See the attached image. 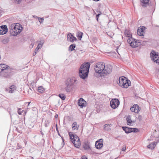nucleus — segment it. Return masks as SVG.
Listing matches in <instances>:
<instances>
[{
    "label": "nucleus",
    "mask_w": 159,
    "mask_h": 159,
    "mask_svg": "<svg viewBox=\"0 0 159 159\" xmlns=\"http://www.w3.org/2000/svg\"><path fill=\"white\" fill-rule=\"evenodd\" d=\"M13 2L19 4L20 3L21 1V0H12Z\"/></svg>",
    "instance_id": "e433bc0d"
},
{
    "label": "nucleus",
    "mask_w": 159,
    "mask_h": 159,
    "mask_svg": "<svg viewBox=\"0 0 159 159\" xmlns=\"http://www.w3.org/2000/svg\"><path fill=\"white\" fill-rule=\"evenodd\" d=\"M37 52L35 51L34 53L33 54V56H34L36 55Z\"/></svg>",
    "instance_id": "864d4df0"
},
{
    "label": "nucleus",
    "mask_w": 159,
    "mask_h": 159,
    "mask_svg": "<svg viewBox=\"0 0 159 159\" xmlns=\"http://www.w3.org/2000/svg\"><path fill=\"white\" fill-rule=\"evenodd\" d=\"M38 20H39V22L40 23H42L43 22V21L44 20V19L43 18L39 17Z\"/></svg>",
    "instance_id": "c9c22d12"
},
{
    "label": "nucleus",
    "mask_w": 159,
    "mask_h": 159,
    "mask_svg": "<svg viewBox=\"0 0 159 159\" xmlns=\"http://www.w3.org/2000/svg\"><path fill=\"white\" fill-rule=\"evenodd\" d=\"M90 64L87 62L85 64H82L80 67L79 75L80 78L84 79L88 76Z\"/></svg>",
    "instance_id": "f03ea898"
},
{
    "label": "nucleus",
    "mask_w": 159,
    "mask_h": 159,
    "mask_svg": "<svg viewBox=\"0 0 159 159\" xmlns=\"http://www.w3.org/2000/svg\"><path fill=\"white\" fill-rule=\"evenodd\" d=\"M44 125L46 127H48L49 125V123H46L44 124Z\"/></svg>",
    "instance_id": "09e8293b"
},
{
    "label": "nucleus",
    "mask_w": 159,
    "mask_h": 159,
    "mask_svg": "<svg viewBox=\"0 0 159 159\" xmlns=\"http://www.w3.org/2000/svg\"><path fill=\"white\" fill-rule=\"evenodd\" d=\"M83 147L85 150H91L89 143L88 142H85L83 144Z\"/></svg>",
    "instance_id": "f3484780"
},
{
    "label": "nucleus",
    "mask_w": 159,
    "mask_h": 159,
    "mask_svg": "<svg viewBox=\"0 0 159 159\" xmlns=\"http://www.w3.org/2000/svg\"><path fill=\"white\" fill-rule=\"evenodd\" d=\"M56 130H57V132L58 133V135L59 136H61L60 134V133H59V130H58V128H57V124H56Z\"/></svg>",
    "instance_id": "ea45409f"
},
{
    "label": "nucleus",
    "mask_w": 159,
    "mask_h": 159,
    "mask_svg": "<svg viewBox=\"0 0 159 159\" xmlns=\"http://www.w3.org/2000/svg\"><path fill=\"white\" fill-rule=\"evenodd\" d=\"M122 150L123 151H124L126 150V147H125L122 148Z\"/></svg>",
    "instance_id": "603ef678"
},
{
    "label": "nucleus",
    "mask_w": 159,
    "mask_h": 159,
    "mask_svg": "<svg viewBox=\"0 0 159 159\" xmlns=\"http://www.w3.org/2000/svg\"><path fill=\"white\" fill-rule=\"evenodd\" d=\"M73 36V35L71 33H69L67 36V40L71 43H73V40L72 38Z\"/></svg>",
    "instance_id": "6ab92c4d"
},
{
    "label": "nucleus",
    "mask_w": 159,
    "mask_h": 159,
    "mask_svg": "<svg viewBox=\"0 0 159 159\" xmlns=\"http://www.w3.org/2000/svg\"><path fill=\"white\" fill-rule=\"evenodd\" d=\"M117 83L120 86L124 88H127L131 84L130 81L126 79L125 77H120L118 81H117Z\"/></svg>",
    "instance_id": "20e7f679"
},
{
    "label": "nucleus",
    "mask_w": 159,
    "mask_h": 159,
    "mask_svg": "<svg viewBox=\"0 0 159 159\" xmlns=\"http://www.w3.org/2000/svg\"><path fill=\"white\" fill-rule=\"evenodd\" d=\"M122 129L126 133L128 134L129 133H130V132L131 131L130 128L123 126L122 127Z\"/></svg>",
    "instance_id": "5701e85b"
},
{
    "label": "nucleus",
    "mask_w": 159,
    "mask_h": 159,
    "mask_svg": "<svg viewBox=\"0 0 159 159\" xmlns=\"http://www.w3.org/2000/svg\"><path fill=\"white\" fill-rule=\"evenodd\" d=\"M135 108L136 107H134V105L132 107H131L130 109L131 111H132V112H134L135 113Z\"/></svg>",
    "instance_id": "f704fd0d"
},
{
    "label": "nucleus",
    "mask_w": 159,
    "mask_h": 159,
    "mask_svg": "<svg viewBox=\"0 0 159 159\" xmlns=\"http://www.w3.org/2000/svg\"><path fill=\"white\" fill-rule=\"evenodd\" d=\"M42 46V44H39L37 46V48H36V49H35V51H36V52H38V50H39L40 48Z\"/></svg>",
    "instance_id": "72a5a7b5"
},
{
    "label": "nucleus",
    "mask_w": 159,
    "mask_h": 159,
    "mask_svg": "<svg viewBox=\"0 0 159 159\" xmlns=\"http://www.w3.org/2000/svg\"><path fill=\"white\" fill-rule=\"evenodd\" d=\"M134 107H136L135 108V113H138L140 110V107L138 105L135 104L134 105Z\"/></svg>",
    "instance_id": "c85d7f7f"
},
{
    "label": "nucleus",
    "mask_w": 159,
    "mask_h": 159,
    "mask_svg": "<svg viewBox=\"0 0 159 159\" xmlns=\"http://www.w3.org/2000/svg\"><path fill=\"white\" fill-rule=\"evenodd\" d=\"M70 139L74 146L77 148H79L80 146V141L78 137L75 134H74L71 132L69 133Z\"/></svg>",
    "instance_id": "7ed1b4c3"
},
{
    "label": "nucleus",
    "mask_w": 159,
    "mask_h": 159,
    "mask_svg": "<svg viewBox=\"0 0 159 159\" xmlns=\"http://www.w3.org/2000/svg\"><path fill=\"white\" fill-rule=\"evenodd\" d=\"M130 133L133 132H138L139 131L138 129L136 128H130Z\"/></svg>",
    "instance_id": "2f4dec72"
},
{
    "label": "nucleus",
    "mask_w": 159,
    "mask_h": 159,
    "mask_svg": "<svg viewBox=\"0 0 159 159\" xmlns=\"http://www.w3.org/2000/svg\"><path fill=\"white\" fill-rule=\"evenodd\" d=\"M15 90L12 89H10L9 92L10 93H12Z\"/></svg>",
    "instance_id": "49530a36"
},
{
    "label": "nucleus",
    "mask_w": 159,
    "mask_h": 159,
    "mask_svg": "<svg viewBox=\"0 0 159 159\" xmlns=\"http://www.w3.org/2000/svg\"><path fill=\"white\" fill-rule=\"evenodd\" d=\"M13 69L10 68L9 66L4 64H0V75L5 78H9L13 73L12 70Z\"/></svg>",
    "instance_id": "f257e3e1"
},
{
    "label": "nucleus",
    "mask_w": 159,
    "mask_h": 159,
    "mask_svg": "<svg viewBox=\"0 0 159 159\" xmlns=\"http://www.w3.org/2000/svg\"><path fill=\"white\" fill-rule=\"evenodd\" d=\"M72 128L73 130H75L76 129H78V127L77 125V122H75L72 125Z\"/></svg>",
    "instance_id": "cd10ccee"
},
{
    "label": "nucleus",
    "mask_w": 159,
    "mask_h": 159,
    "mask_svg": "<svg viewBox=\"0 0 159 159\" xmlns=\"http://www.w3.org/2000/svg\"><path fill=\"white\" fill-rule=\"evenodd\" d=\"M144 29V27L139 28L137 30V34L140 36H142L143 37H144V35L143 34V30Z\"/></svg>",
    "instance_id": "2eb2a0df"
},
{
    "label": "nucleus",
    "mask_w": 159,
    "mask_h": 159,
    "mask_svg": "<svg viewBox=\"0 0 159 159\" xmlns=\"http://www.w3.org/2000/svg\"><path fill=\"white\" fill-rule=\"evenodd\" d=\"M157 143L155 142H153L148 145L147 146L148 148L151 149H153L155 147Z\"/></svg>",
    "instance_id": "4be33fe9"
},
{
    "label": "nucleus",
    "mask_w": 159,
    "mask_h": 159,
    "mask_svg": "<svg viewBox=\"0 0 159 159\" xmlns=\"http://www.w3.org/2000/svg\"><path fill=\"white\" fill-rule=\"evenodd\" d=\"M112 66L110 65H105V68L103 70V74L106 75L109 74L112 71Z\"/></svg>",
    "instance_id": "1a4fd4ad"
},
{
    "label": "nucleus",
    "mask_w": 159,
    "mask_h": 159,
    "mask_svg": "<svg viewBox=\"0 0 159 159\" xmlns=\"http://www.w3.org/2000/svg\"><path fill=\"white\" fill-rule=\"evenodd\" d=\"M154 62H156L157 63H158L159 65V58L157 59L154 61Z\"/></svg>",
    "instance_id": "a18cd8bd"
},
{
    "label": "nucleus",
    "mask_w": 159,
    "mask_h": 159,
    "mask_svg": "<svg viewBox=\"0 0 159 159\" xmlns=\"http://www.w3.org/2000/svg\"><path fill=\"white\" fill-rule=\"evenodd\" d=\"M34 45V44L33 43H31L30 46V48H32L33 47Z\"/></svg>",
    "instance_id": "3c124183"
},
{
    "label": "nucleus",
    "mask_w": 159,
    "mask_h": 159,
    "mask_svg": "<svg viewBox=\"0 0 159 159\" xmlns=\"http://www.w3.org/2000/svg\"><path fill=\"white\" fill-rule=\"evenodd\" d=\"M31 102H27V103H28V106H29V104H30Z\"/></svg>",
    "instance_id": "4d7b16f0"
},
{
    "label": "nucleus",
    "mask_w": 159,
    "mask_h": 159,
    "mask_svg": "<svg viewBox=\"0 0 159 159\" xmlns=\"http://www.w3.org/2000/svg\"><path fill=\"white\" fill-rule=\"evenodd\" d=\"M38 91L39 93H42L45 92V90L42 86H40L38 88Z\"/></svg>",
    "instance_id": "393cba45"
},
{
    "label": "nucleus",
    "mask_w": 159,
    "mask_h": 159,
    "mask_svg": "<svg viewBox=\"0 0 159 159\" xmlns=\"http://www.w3.org/2000/svg\"><path fill=\"white\" fill-rule=\"evenodd\" d=\"M95 147L98 149H100L102 147L103 144L102 143V139H100L99 140L96 142Z\"/></svg>",
    "instance_id": "4468645a"
},
{
    "label": "nucleus",
    "mask_w": 159,
    "mask_h": 159,
    "mask_svg": "<svg viewBox=\"0 0 159 159\" xmlns=\"http://www.w3.org/2000/svg\"><path fill=\"white\" fill-rule=\"evenodd\" d=\"M125 36L128 37L132 38V34L130 32L129 30H126L124 32Z\"/></svg>",
    "instance_id": "aec40b11"
},
{
    "label": "nucleus",
    "mask_w": 159,
    "mask_h": 159,
    "mask_svg": "<svg viewBox=\"0 0 159 159\" xmlns=\"http://www.w3.org/2000/svg\"><path fill=\"white\" fill-rule=\"evenodd\" d=\"M8 29L6 25H3L0 26V34H5L8 32Z\"/></svg>",
    "instance_id": "9b49d317"
},
{
    "label": "nucleus",
    "mask_w": 159,
    "mask_h": 159,
    "mask_svg": "<svg viewBox=\"0 0 159 159\" xmlns=\"http://www.w3.org/2000/svg\"><path fill=\"white\" fill-rule=\"evenodd\" d=\"M17 25L15 23L11 24L9 25V32L10 33V34H11L12 33H13V30L14 28H15V26Z\"/></svg>",
    "instance_id": "dca6fc26"
},
{
    "label": "nucleus",
    "mask_w": 159,
    "mask_h": 159,
    "mask_svg": "<svg viewBox=\"0 0 159 159\" xmlns=\"http://www.w3.org/2000/svg\"><path fill=\"white\" fill-rule=\"evenodd\" d=\"M40 132H41V134L43 135H44V134L42 132V131H40Z\"/></svg>",
    "instance_id": "6e6d98bb"
},
{
    "label": "nucleus",
    "mask_w": 159,
    "mask_h": 159,
    "mask_svg": "<svg viewBox=\"0 0 159 159\" xmlns=\"http://www.w3.org/2000/svg\"><path fill=\"white\" fill-rule=\"evenodd\" d=\"M127 121V123L128 125H130L132 122V121L131 120V119L129 117L126 118Z\"/></svg>",
    "instance_id": "473e14b6"
},
{
    "label": "nucleus",
    "mask_w": 159,
    "mask_h": 159,
    "mask_svg": "<svg viewBox=\"0 0 159 159\" xmlns=\"http://www.w3.org/2000/svg\"><path fill=\"white\" fill-rule=\"evenodd\" d=\"M9 41V39L8 38H7L3 39L2 41V42L4 44H6Z\"/></svg>",
    "instance_id": "7c9ffc66"
},
{
    "label": "nucleus",
    "mask_w": 159,
    "mask_h": 159,
    "mask_svg": "<svg viewBox=\"0 0 159 159\" xmlns=\"http://www.w3.org/2000/svg\"><path fill=\"white\" fill-rule=\"evenodd\" d=\"M105 68V64L103 62L97 63L94 69L95 72L98 73H102L103 74V70Z\"/></svg>",
    "instance_id": "39448f33"
},
{
    "label": "nucleus",
    "mask_w": 159,
    "mask_h": 159,
    "mask_svg": "<svg viewBox=\"0 0 159 159\" xmlns=\"http://www.w3.org/2000/svg\"><path fill=\"white\" fill-rule=\"evenodd\" d=\"M72 38H73V42L74 41H77V39L73 35V36L72 37Z\"/></svg>",
    "instance_id": "de8ad7c7"
},
{
    "label": "nucleus",
    "mask_w": 159,
    "mask_h": 159,
    "mask_svg": "<svg viewBox=\"0 0 159 159\" xmlns=\"http://www.w3.org/2000/svg\"><path fill=\"white\" fill-rule=\"evenodd\" d=\"M138 118L139 121H141L142 120V116L141 115H139Z\"/></svg>",
    "instance_id": "37998d69"
},
{
    "label": "nucleus",
    "mask_w": 159,
    "mask_h": 159,
    "mask_svg": "<svg viewBox=\"0 0 159 159\" xmlns=\"http://www.w3.org/2000/svg\"><path fill=\"white\" fill-rule=\"evenodd\" d=\"M58 96L63 100H65L66 98L65 96L63 94H59Z\"/></svg>",
    "instance_id": "c756f323"
},
{
    "label": "nucleus",
    "mask_w": 159,
    "mask_h": 159,
    "mask_svg": "<svg viewBox=\"0 0 159 159\" xmlns=\"http://www.w3.org/2000/svg\"><path fill=\"white\" fill-rule=\"evenodd\" d=\"M21 148H22L21 147L20 145V144L19 143H18L17 144L16 149H21Z\"/></svg>",
    "instance_id": "79ce46f5"
},
{
    "label": "nucleus",
    "mask_w": 159,
    "mask_h": 159,
    "mask_svg": "<svg viewBox=\"0 0 159 159\" xmlns=\"http://www.w3.org/2000/svg\"><path fill=\"white\" fill-rule=\"evenodd\" d=\"M21 109H19L18 110V113L19 115L21 114Z\"/></svg>",
    "instance_id": "c03bdc74"
},
{
    "label": "nucleus",
    "mask_w": 159,
    "mask_h": 159,
    "mask_svg": "<svg viewBox=\"0 0 159 159\" xmlns=\"http://www.w3.org/2000/svg\"><path fill=\"white\" fill-rule=\"evenodd\" d=\"M55 116L56 118H57L58 116V115L57 114Z\"/></svg>",
    "instance_id": "5fc2aeb1"
},
{
    "label": "nucleus",
    "mask_w": 159,
    "mask_h": 159,
    "mask_svg": "<svg viewBox=\"0 0 159 159\" xmlns=\"http://www.w3.org/2000/svg\"><path fill=\"white\" fill-rule=\"evenodd\" d=\"M20 24H17V25L13 30V33H12L11 35L13 36H15L17 34H19L21 32L22 29H20L19 27Z\"/></svg>",
    "instance_id": "0eeeda50"
},
{
    "label": "nucleus",
    "mask_w": 159,
    "mask_h": 159,
    "mask_svg": "<svg viewBox=\"0 0 159 159\" xmlns=\"http://www.w3.org/2000/svg\"><path fill=\"white\" fill-rule=\"evenodd\" d=\"M149 0H141V2L143 4V6H146L147 5H148Z\"/></svg>",
    "instance_id": "a878e982"
},
{
    "label": "nucleus",
    "mask_w": 159,
    "mask_h": 159,
    "mask_svg": "<svg viewBox=\"0 0 159 159\" xmlns=\"http://www.w3.org/2000/svg\"><path fill=\"white\" fill-rule=\"evenodd\" d=\"M83 33L80 31L77 32L76 33V36L79 40H81L82 38Z\"/></svg>",
    "instance_id": "b1692460"
},
{
    "label": "nucleus",
    "mask_w": 159,
    "mask_h": 159,
    "mask_svg": "<svg viewBox=\"0 0 159 159\" xmlns=\"http://www.w3.org/2000/svg\"><path fill=\"white\" fill-rule=\"evenodd\" d=\"M82 159H88L85 156H83L82 157Z\"/></svg>",
    "instance_id": "8fccbe9b"
},
{
    "label": "nucleus",
    "mask_w": 159,
    "mask_h": 159,
    "mask_svg": "<svg viewBox=\"0 0 159 159\" xmlns=\"http://www.w3.org/2000/svg\"><path fill=\"white\" fill-rule=\"evenodd\" d=\"M10 89L16 90L15 86L14 85H12L10 87Z\"/></svg>",
    "instance_id": "58836bf2"
},
{
    "label": "nucleus",
    "mask_w": 159,
    "mask_h": 159,
    "mask_svg": "<svg viewBox=\"0 0 159 159\" xmlns=\"http://www.w3.org/2000/svg\"><path fill=\"white\" fill-rule=\"evenodd\" d=\"M99 12L100 13L98 14V15H96V20H97V21H98V17L99 15L101 14V12Z\"/></svg>",
    "instance_id": "a19ab883"
},
{
    "label": "nucleus",
    "mask_w": 159,
    "mask_h": 159,
    "mask_svg": "<svg viewBox=\"0 0 159 159\" xmlns=\"http://www.w3.org/2000/svg\"><path fill=\"white\" fill-rule=\"evenodd\" d=\"M77 81L76 79L75 78H72L68 79L66 83L72 86L75 83H77L76 82Z\"/></svg>",
    "instance_id": "f8f14e48"
},
{
    "label": "nucleus",
    "mask_w": 159,
    "mask_h": 159,
    "mask_svg": "<svg viewBox=\"0 0 159 159\" xmlns=\"http://www.w3.org/2000/svg\"><path fill=\"white\" fill-rule=\"evenodd\" d=\"M78 105L81 108H83L86 105V102L82 98L79 99L78 102Z\"/></svg>",
    "instance_id": "ddd939ff"
},
{
    "label": "nucleus",
    "mask_w": 159,
    "mask_h": 159,
    "mask_svg": "<svg viewBox=\"0 0 159 159\" xmlns=\"http://www.w3.org/2000/svg\"><path fill=\"white\" fill-rule=\"evenodd\" d=\"M107 34L109 36H110L111 38H112L113 36L114 35V34L113 33H111L110 32H108L107 33Z\"/></svg>",
    "instance_id": "4c0bfd02"
},
{
    "label": "nucleus",
    "mask_w": 159,
    "mask_h": 159,
    "mask_svg": "<svg viewBox=\"0 0 159 159\" xmlns=\"http://www.w3.org/2000/svg\"><path fill=\"white\" fill-rule=\"evenodd\" d=\"M65 89L66 92H70L72 89V86L66 83Z\"/></svg>",
    "instance_id": "412c9836"
},
{
    "label": "nucleus",
    "mask_w": 159,
    "mask_h": 159,
    "mask_svg": "<svg viewBox=\"0 0 159 159\" xmlns=\"http://www.w3.org/2000/svg\"><path fill=\"white\" fill-rule=\"evenodd\" d=\"M112 124H107L104 125L103 129L105 131H108L111 130L110 127L111 126Z\"/></svg>",
    "instance_id": "a211bd4d"
},
{
    "label": "nucleus",
    "mask_w": 159,
    "mask_h": 159,
    "mask_svg": "<svg viewBox=\"0 0 159 159\" xmlns=\"http://www.w3.org/2000/svg\"><path fill=\"white\" fill-rule=\"evenodd\" d=\"M120 104L119 100L117 99H114L111 100L110 102V106L113 109L117 107Z\"/></svg>",
    "instance_id": "6e6552de"
},
{
    "label": "nucleus",
    "mask_w": 159,
    "mask_h": 159,
    "mask_svg": "<svg viewBox=\"0 0 159 159\" xmlns=\"http://www.w3.org/2000/svg\"><path fill=\"white\" fill-rule=\"evenodd\" d=\"M76 45L75 44H72L70 45L69 48V50L72 51L74 50V48H75Z\"/></svg>",
    "instance_id": "bb28decb"
},
{
    "label": "nucleus",
    "mask_w": 159,
    "mask_h": 159,
    "mask_svg": "<svg viewBox=\"0 0 159 159\" xmlns=\"http://www.w3.org/2000/svg\"><path fill=\"white\" fill-rule=\"evenodd\" d=\"M116 52H118L117 50L116 51ZM117 52L119 54L118 52Z\"/></svg>",
    "instance_id": "13d9d810"
},
{
    "label": "nucleus",
    "mask_w": 159,
    "mask_h": 159,
    "mask_svg": "<svg viewBox=\"0 0 159 159\" xmlns=\"http://www.w3.org/2000/svg\"><path fill=\"white\" fill-rule=\"evenodd\" d=\"M127 42L130 44V46L133 48L138 47L140 43L139 41H137L133 38H129L128 39Z\"/></svg>",
    "instance_id": "423d86ee"
},
{
    "label": "nucleus",
    "mask_w": 159,
    "mask_h": 159,
    "mask_svg": "<svg viewBox=\"0 0 159 159\" xmlns=\"http://www.w3.org/2000/svg\"><path fill=\"white\" fill-rule=\"evenodd\" d=\"M152 60L154 61L157 59L159 58V55L158 52L152 51L150 54Z\"/></svg>",
    "instance_id": "9d476101"
}]
</instances>
